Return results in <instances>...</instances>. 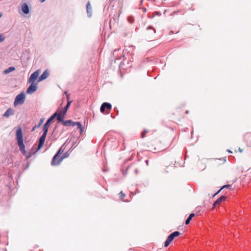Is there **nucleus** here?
<instances>
[{"label": "nucleus", "mask_w": 251, "mask_h": 251, "mask_svg": "<svg viewBox=\"0 0 251 251\" xmlns=\"http://www.w3.org/2000/svg\"><path fill=\"white\" fill-rule=\"evenodd\" d=\"M135 172L136 175L138 174V171L137 169H135Z\"/></svg>", "instance_id": "33"}, {"label": "nucleus", "mask_w": 251, "mask_h": 251, "mask_svg": "<svg viewBox=\"0 0 251 251\" xmlns=\"http://www.w3.org/2000/svg\"><path fill=\"white\" fill-rule=\"evenodd\" d=\"M130 167V166H128L126 169V171H125L123 169H122V172H123V174L124 176H126V174H127V171L128 170V169Z\"/></svg>", "instance_id": "29"}, {"label": "nucleus", "mask_w": 251, "mask_h": 251, "mask_svg": "<svg viewBox=\"0 0 251 251\" xmlns=\"http://www.w3.org/2000/svg\"><path fill=\"white\" fill-rule=\"evenodd\" d=\"M56 114L52 115L46 121V123L43 126V133L40 137L39 140V144L38 146L37 150H39L43 146L45 141L48 133V129L50 125V123L56 117Z\"/></svg>", "instance_id": "1"}, {"label": "nucleus", "mask_w": 251, "mask_h": 251, "mask_svg": "<svg viewBox=\"0 0 251 251\" xmlns=\"http://www.w3.org/2000/svg\"><path fill=\"white\" fill-rule=\"evenodd\" d=\"M67 100H68L67 103L65 106V107L63 108V109L60 111V112L62 113L63 114H65V115H66V114L67 112V110H68V108H69V107L71 105V103L72 102V100H69V96L68 95L67 96Z\"/></svg>", "instance_id": "8"}, {"label": "nucleus", "mask_w": 251, "mask_h": 251, "mask_svg": "<svg viewBox=\"0 0 251 251\" xmlns=\"http://www.w3.org/2000/svg\"><path fill=\"white\" fill-rule=\"evenodd\" d=\"M35 128H37V127H35V126L33 127L32 131L34 130Z\"/></svg>", "instance_id": "35"}, {"label": "nucleus", "mask_w": 251, "mask_h": 251, "mask_svg": "<svg viewBox=\"0 0 251 251\" xmlns=\"http://www.w3.org/2000/svg\"><path fill=\"white\" fill-rule=\"evenodd\" d=\"M120 58H116V59H120Z\"/></svg>", "instance_id": "41"}, {"label": "nucleus", "mask_w": 251, "mask_h": 251, "mask_svg": "<svg viewBox=\"0 0 251 251\" xmlns=\"http://www.w3.org/2000/svg\"><path fill=\"white\" fill-rule=\"evenodd\" d=\"M147 132H148V131H147V130H144L142 132V134H141V137H142V138H144L145 137L146 134V133H147Z\"/></svg>", "instance_id": "28"}, {"label": "nucleus", "mask_w": 251, "mask_h": 251, "mask_svg": "<svg viewBox=\"0 0 251 251\" xmlns=\"http://www.w3.org/2000/svg\"><path fill=\"white\" fill-rule=\"evenodd\" d=\"M63 125L66 126H74L76 125V122H74L72 121L71 120H68L64 121V122H63Z\"/></svg>", "instance_id": "12"}, {"label": "nucleus", "mask_w": 251, "mask_h": 251, "mask_svg": "<svg viewBox=\"0 0 251 251\" xmlns=\"http://www.w3.org/2000/svg\"><path fill=\"white\" fill-rule=\"evenodd\" d=\"M25 100V95L22 92L20 94L18 95L15 99L14 102V105L16 106L18 104H22L24 103Z\"/></svg>", "instance_id": "5"}, {"label": "nucleus", "mask_w": 251, "mask_h": 251, "mask_svg": "<svg viewBox=\"0 0 251 251\" xmlns=\"http://www.w3.org/2000/svg\"><path fill=\"white\" fill-rule=\"evenodd\" d=\"M128 21L129 23L132 24L134 22V18L132 16H129L127 18Z\"/></svg>", "instance_id": "25"}, {"label": "nucleus", "mask_w": 251, "mask_h": 251, "mask_svg": "<svg viewBox=\"0 0 251 251\" xmlns=\"http://www.w3.org/2000/svg\"><path fill=\"white\" fill-rule=\"evenodd\" d=\"M87 13L89 17L92 16V7L89 1H88L86 5Z\"/></svg>", "instance_id": "14"}, {"label": "nucleus", "mask_w": 251, "mask_h": 251, "mask_svg": "<svg viewBox=\"0 0 251 251\" xmlns=\"http://www.w3.org/2000/svg\"><path fill=\"white\" fill-rule=\"evenodd\" d=\"M114 111H115V112H116V115H118V113H119V111H118V110L117 108V107H115V108H114Z\"/></svg>", "instance_id": "32"}, {"label": "nucleus", "mask_w": 251, "mask_h": 251, "mask_svg": "<svg viewBox=\"0 0 251 251\" xmlns=\"http://www.w3.org/2000/svg\"><path fill=\"white\" fill-rule=\"evenodd\" d=\"M37 89V87L36 84L31 83L30 85L27 88L26 90V93L31 94L35 92Z\"/></svg>", "instance_id": "7"}, {"label": "nucleus", "mask_w": 251, "mask_h": 251, "mask_svg": "<svg viewBox=\"0 0 251 251\" xmlns=\"http://www.w3.org/2000/svg\"><path fill=\"white\" fill-rule=\"evenodd\" d=\"M226 199V197L225 196H222L220 198H219L216 201L217 202H218L219 203H221L222 201H225Z\"/></svg>", "instance_id": "21"}, {"label": "nucleus", "mask_w": 251, "mask_h": 251, "mask_svg": "<svg viewBox=\"0 0 251 251\" xmlns=\"http://www.w3.org/2000/svg\"><path fill=\"white\" fill-rule=\"evenodd\" d=\"M44 120H45L44 118H41L40 120V121L38 123V125L37 126H35V127L37 128H39L43 124Z\"/></svg>", "instance_id": "22"}, {"label": "nucleus", "mask_w": 251, "mask_h": 251, "mask_svg": "<svg viewBox=\"0 0 251 251\" xmlns=\"http://www.w3.org/2000/svg\"><path fill=\"white\" fill-rule=\"evenodd\" d=\"M16 140L20 151L23 154L25 153V146L23 142V135L22 130L21 127H19L16 130Z\"/></svg>", "instance_id": "2"}, {"label": "nucleus", "mask_w": 251, "mask_h": 251, "mask_svg": "<svg viewBox=\"0 0 251 251\" xmlns=\"http://www.w3.org/2000/svg\"><path fill=\"white\" fill-rule=\"evenodd\" d=\"M62 148H60L59 150L58 151L56 152V154H58V155L59 156H60V155L62 153Z\"/></svg>", "instance_id": "30"}, {"label": "nucleus", "mask_w": 251, "mask_h": 251, "mask_svg": "<svg viewBox=\"0 0 251 251\" xmlns=\"http://www.w3.org/2000/svg\"><path fill=\"white\" fill-rule=\"evenodd\" d=\"M54 114H56V117L57 118V120L59 122H62L63 123L64 121V117L65 115V114H63L62 113L60 112V111L59 112H56Z\"/></svg>", "instance_id": "9"}, {"label": "nucleus", "mask_w": 251, "mask_h": 251, "mask_svg": "<svg viewBox=\"0 0 251 251\" xmlns=\"http://www.w3.org/2000/svg\"><path fill=\"white\" fill-rule=\"evenodd\" d=\"M230 186L228 184H227V185H224L216 193H215L214 195V196L216 195L218 193H219L220 192L221 190H222V189L225 188H228Z\"/></svg>", "instance_id": "23"}, {"label": "nucleus", "mask_w": 251, "mask_h": 251, "mask_svg": "<svg viewBox=\"0 0 251 251\" xmlns=\"http://www.w3.org/2000/svg\"><path fill=\"white\" fill-rule=\"evenodd\" d=\"M112 108V105L110 103L105 102H103L100 107V111L103 114H109Z\"/></svg>", "instance_id": "3"}, {"label": "nucleus", "mask_w": 251, "mask_h": 251, "mask_svg": "<svg viewBox=\"0 0 251 251\" xmlns=\"http://www.w3.org/2000/svg\"><path fill=\"white\" fill-rule=\"evenodd\" d=\"M228 151L230 152H231V151H230L229 150H228Z\"/></svg>", "instance_id": "42"}, {"label": "nucleus", "mask_w": 251, "mask_h": 251, "mask_svg": "<svg viewBox=\"0 0 251 251\" xmlns=\"http://www.w3.org/2000/svg\"><path fill=\"white\" fill-rule=\"evenodd\" d=\"M23 155L25 156L27 158H29L32 156V152H30L27 153L26 151H25V153L23 154Z\"/></svg>", "instance_id": "26"}, {"label": "nucleus", "mask_w": 251, "mask_h": 251, "mask_svg": "<svg viewBox=\"0 0 251 251\" xmlns=\"http://www.w3.org/2000/svg\"><path fill=\"white\" fill-rule=\"evenodd\" d=\"M114 0H110V1L111 2H112V1H114Z\"/></svg>", "instance_id": "39"}, {"label": "nucleus", "mask_w": 251, "mask_h": 251, "mask_svg": "<svg viewBox=\"0 0 251 251\" xmlns=\"http://www.w3.org/2000/svg\"><path fill=\"white\" fill-rule=\"evenodd\" d=\"M145 162H146V164H147V165H149V160H146V161H145Z\"/></svg>", "instance_id": "34"}, {"label": "nucleus", "mask_w": 251, "mask_h": 251, "mask_svg": "<svg viewBox=\"0 0 251 251\" xmlns=\"http://www.w3.org/2000/svg\"><path fill=\"white\" fill-rule=\"evenodd\" d=\"M116 51H117V50H114V53Z\"/></svg>", "instance_id": "40"}, {"label": "nucleus", "mask_w": 251, "mask_h": 251, "mask_svg": "<svg viewBox=\"0 0 251 251\" xmlns=\"http://www.w3.org/2000/svg\"><path fill=\"white\" fill-rule=\"evenodd\" d=\"M39 75V71L38 70L34 72L30 76V77L29 79V82L31 83H33L34 82V81L37 79Z\"/></svg>", "instance_id": "6"}, {"label": "nucleus", "mask_w": 251, "mask_h": 251, "mask_svg": "<svg viewBox=\"0 0 251 251\" xmlns=\"http://www.w3.org/2000/svg\"><path fill=\"white\" fill-rule=\"evenodd\" d=\"M180 234V233L178 231L173 232V233L170 234L168 236L167 240L165 241V242L164 243L165 247H167L170 245L171 242L174 240V239L175 237L179 236Z\"/></svg>", "instance_id": "4"}, {"label": "nucleus", "mask_w": 251, "mask_h": 251, "mask_svg": "<svg viewBox=\"0 0 251 251\" xmlns=\"http://www.w3.org/2000/svg\"><path fill=\"white\" fill-rule=\"evenodd\" d=\"M75 126H77V129L79 130L80 133L82 134L84 131V129L81 123L79 122H76Z\"/></svg>", "instance_id": "18"}, {"label": "nucleus", "mask_w": 251, "mask_h": 251, "mask_svg": "<svg viewBox=\"0 0 251 251\" xmlns=\"http://www.w3.org/2000/svg\"><path fill=\"white\" fill-rule=\"evenodd\" d=\"M14 114V110L11 108H9L7 109V110L5 111V112L3 114V116L8 118L10 116L13 115Z\"/></svg>", "instance_id": "11"}, {"label": "nucleus", "mask_w": 251, "mask_h": 251, "mask_svg": "<svg viewBox=\"0 0 251 251\" xmlns=\"http://www.w3.org/2000/svg\"><path fill=\"white\" fill-rule=\"evenodd\" d=\"M40 1L41 2H43L44 1H45V0H40Z\"/></svg>", "instance_id": "37"}, {"label": "nucleus", "mask_w": 251, "mask_h": 251, "mask_svg": "<svg viewBox=\"0 0 251 251\" xmlns=\"http://www.w3.org/2000/svg\"><path fill=\"white\" fill-rule=\"evenodd\" d=\"M4 39H5V37L3 36V35L2 34H0V43H1L3 41H4Z\"/></svg>", "instance_id": "27"}, {"label": "nucleus", "mask_w": 251, "mask_h": 251, "mask_svg": "<svg viewBox=\"0 0 251 251\" xmlns=\"http://www.w3.org/2000/svg\"><path fill=\"white\" fill-rule=\"evenodd\" d=\"M23 12L25 14H27L29 12V9L26 3H23L21 6Z\"/></svg>", "instance_id": "10"}, {"label": "nucleus", "mask_w": 251, "mask_h": 251, "mask_svg": "<svg viewBox=\"0 0 251 251\" xmlns=\"http://www.w3.org/2000/svg\"><path fill=\"white\" fill-rule=\"evenodd\" d=\"M186 113L187 114H188V113H189V111H188V110H187V111H186Z\"/></svg>", "instance_id": "38"}, {"label": "nucleus", "mask_w": 251, "mask_h": 251, "mask_svg": "<svg viewBox=\"0 0 251 251\" xmlns=\"http://www.w3.org/2000/svg\"><path fill=\"white\" fill-rule=\"evenodd\" d=\"M59 156L58 155V154H55L53 157L52 159L51 164L52 165H58L59 164H57V160L59 159Z\"/></svg>", "instance_id": "15"}, {"label": "nucleus", "mask_w": 251, "mask_h": 251, "mask_svg": "<svg viewBox=\"0 0 251 251\" xmlns=\"http://www.w3.org/2000/svg\"><path fill=\"white\" fill-rule=\"evenodd\" d=\"M69 156V153L68 152H66L64 153L61 157H60V158L57 160V164H60L62 160L66 157H68Z\"/></svg>", "instance_id": "16"}, {"label": "nucleus", "mask_w": 251, "mask_h": 251, "mask_svg": "<svg viewBox=\"0 0 251 251\" xmlns=\"http://www.w3.org/2000/svg\"><path fill=\"white\" fill-rule=\"evenodd\" d=\"M49 73L48 70H45L43 74L39 76V81H42L46 79L49 76Z\"/></svg>", "instance_id": "13"}, {"label": "nucleus", "mask_w": 251, "mask_h": 251, "mask_svg": "<svg viewBox=\"0 0 251 251\" xmlns=\"http://www.w3.org/2000/svg\"><path fill=\"white\" fill-rule=\"evenodd\" d=\"M147 30H151L152 31V33H150V35H151V36H152L154 35L155 33H156L155 29L153 27L151 26V25L149 26L147 28ZM152 38V37H151L150 38L151 39Z\"/></svg>", "instance_id": "17"}, {"label": "nucleus", "mask_w": 251, "mask_h": 251, "mask_svg": "<svg viewBox=\"0 0 251 251\" xmlns=\"http://www.w3.org/2000/svg\"><path fill=\"white\" fill-rule=\"evenodd\" d=\"M15 70V67H9L8 68H7V69L5 70L4 71H3V74H7L13 71H14Z\"/></svg>", "instance_id": "19"}, {"label": "nucleus", "mask_w": 251, "mask_h": 251, "mask_svg": "<svg viewBox=\"0 0 251 251\" xmlns=\"http://www.w3.org/2000/svg\"><path fill=\"white\" fill-rule=\"evenodd\" d=\"M195 216L194 213H191L189 217L187 218V219L185 221V224L188 225L190 223V221Z\"/></svg>", "instance_id": "20"}, {"label": "nucleus", "mask_w": 251, "mask_h": 251, "mask_svg": "<svg viewBox=\"0 0 251 251\" xmlns=\"http://www.w3.org/2000/svg\"><path fill=\"white\" fill-rule=\"evenodd\" d=\"M120 198L121 200H122L123 201H125L124 200V197H125V194L123 193L122 191H121L120 194Z\"/></svg>", "instance_id": "24"}, {"label": "nucleus", "mask_w": 251, "mask_h": 251, "mask_svg": "<svg viewBox=\"0 0 251 251\" xmlns=\"http://www.w3.org/2000/svg\"><path fill=\"white\" fill-rule=\"evenodd\" d=\"M2 13L1 12H0V18L2 17Z\"/></svg>", "instance_id": "36"}, {"label": "nucleus", "mask_w": 251, "mask_h": 251, "mask_svg": "<svg viewBox=\"0 0 251 251\" xmlns=\"http://www.w3.org/2000/svg\"><path fill=\"white\" fill-rule=\"evenodd\" d=\"M220 203L218 202H217V201H216L213 204V207H215L217 205L219 204Z\"/></svg>", "instance_id": "31"}]
</instances>
